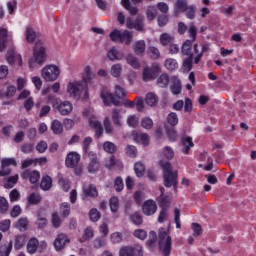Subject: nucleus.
<instances>
[{"label":"nucleus","mask_w":256,"mask_h":256,"mask_svg":"<svg viewBox=\"0 0 256 256\" xmlns=\"http://www.w3.org/2000/svg\"><path fill=\"white\" fill-rule=\"evenodd\" d=\"M125 95H127L125 88L119 85L115 86L114 93L109 91L107 87H103L100 91V98L105 107H111L112 105H114V107H121L123 103H121L119 99H123Z\"/></svg>","instance_id":"obj_1"},{"label":"nucleus","mask_w":256,"mask_h":256,"mask_svg":"<svg viewBox=\"0 0 256 256\" xmlns=\"http://www.w3.org/2000/svg\"><path fill=\"white\" fill-rule=\"evenodd\" d=\"M159 167H161L163 173V185L164 187H173L174 191L177 192L178 185H179V179L177 170L173 171V166L171 165V162L160 160L158 162Z\"/></svg>","instance_id":"obj_2"},{"label":"nucleus","mask_w":256,"mask_h":256,"mask_svg":"<svg viewBox=\"0 0 256 256\" xmlns=\"http://www.w3.org/2000/svg\"><path fill=\"white\" fill-rule=\"evenodd\" d=\"M47 103H51L52 109L55 113H60L64 117L67 115H71L73 112V104L70 101H61L59 98L48 95Z\"/></svg>","instance_id":"obj_3"},{"label":"nucleus","mask_w":256,"mask_h":256,"mask_svg":"<svg viewBox=\"0 0 256 256\" xmlns=\"http://www.w3.org/2000/svg\"><path fill=\"white\" fill-rule=\"evenodd\" d=\"M69 97L79 101L81 99V95L84 91V99H89V88L86 87L82 81H72L69 82L66 89Z\"/></svg>","instance_id":"obj_4"},{"label":"nucleus","mask_w":256,"mask_h":256,"mask_svg":"<svg viewBox=\"0 0 256 256\" xmlns=\"http://www.w3.org/2000/svg\"><path fill=\"white\" fill-rule=\"evenodd\" d=\"M158 249L163 256L171 255L172 239L169 236V230L160 228L158 232Z\"/></svg>","instance_id":"obj_5"},{"label":"nucleus","mask_w":256,"mask_h":256,"mask_svg":"<svg viewBox=\"0 0 256 256\" xmlns=\"http://www.w3.org/2000/svg\"><path fill=\"white\" fill-rule=\"evenodd\" d=\"M33 57L34 59L29 60V67H33L34 63L38 65H43L47 61V48L43 41L38 40L33 48Z\"/></svg>","instance_id":"obj_6"},{"label":"nucleus","mask_w":256,"mask_h":256,"mask_svg":"<svg viewBox=\"0 0 256 256\" xmlns=\"http://www.w3.org/2000/svg\"><path fill=\"white\" fill-rule=\"evenodd\" d=\"M159 73H161V65L159 63H153L151 67H145L142 70V80L144 83L155 81Z\"/></svg>","instance_id":"obj_7"},{"label":"nucleus","mask_w":256,"mask_h":256,"mask_svg":"<svg viewBox=\"0 0 256 256\" xmlns=\"http://www.w3.org/2000/svg\"><path fill=\"white\" fill-rule=\"evenodd\" d=\"M41 75L44 81H57V79H59V75H61V69L53 64L47 65L42 69Z\"/></svg>","instance_id":"obj_8"},{"label":"nucleus","mask_w":256,"mask_h":256,"mask_svg":"<svg viewBox=\"0 0 256 256\" xmlns=\"http://www.w3.org/2000/svg\"><path fill=\"white\" fill-rule=\"evenodd\" d=\"M119 256H143V246L141 244H132L122 246L118 252Z\"/></svg>","instance_id":"obj_9"},{"label":"nucleus","mask_w":256,"mask_h":256,"mask_svg":"<svg viewBox=\"0 0 256 256\" xmlns=\"http://www.w3.org/2000/svg\"><path fill=\"white\" fill-rule=\"evenodd\" d=\"M21 179L24 181H27L29 179V182L32 185H35L41 179V173L37 170H31V169H26L21 173Z\"/></svg>","instance_id":"obj_10"},{"label":"nucleus","mask_w":256,"mask_h":256,"mask_svg":"<svg viewBox=\"0 0 256 256\" xmlns=\"http://www.w3.org/2000/svg\"><path fill=\"white\" fill-rule=\"evenodd\" d=\"M81 163V155L77 152H69L65 159V166L68 169H73V167H77Z\"/></svg>","instance_id":"obj_11"},{"label":"nucleus","mask_w":256,"mask_h":256,"mask_svg":"<svg viewBox=\"0 0 256 256\" xmlns=\"http://www.w3.org/2000/svg\"><path fill=\"white\" fill-rule=\"evenodd\" d=\"M70 242L71 240L69 239V236H67V234H58L56 239L54 240V248L57 251H63V249H65V245Z\"/></svg>","instance_id":"obj_12"},{"label":"nucleus","mask_w":256,"mask_h":256,"mask_svg":"<svg viewBox=\"0 0 256 256\" xmlns=\"http://www.w3.org/2000/svg\"><path fill=\"white\" fill-rule=\"evenodd\" d=\"M142 213H144L147 217L155 215V213H157V203H155L153 200H146L142 205Z\"/></svg>","instance_id":"obj_13"},{"label":"nucleus","mask_w":256,"mask_h":256,"mask_svg":"<svg viewBox=\"0 0 256 256\" xmlns=\"http://www.w3.org/2000/svg\"><path fill=\"white\" fill-rule=\"evenodd\" d=\"M89 125L95 131V138L101 139V137H103V125L101 124V121L91 118L89 120Z\"/></svg>","instance_id":"obj_14"},{"label":"nucleus","mask_w":256,"mask_h":256,"mask_svg":"<svg viewBox=\"0 0 256 256\" xmlns=\"http://www.w3.org/2000/svg\"><path fill=\"white\" fill-rule=\"evenodd\" d=\"M84 199H95L99 197V191L97 187L93 184H90L88 187L83 189Z\"/></svg>","instance_id":"obj_15"},{"label":"nucleus","mask_w":256,"mask_h":256,"mask_svg":"<svg viewBox=\"0 0 256 256\" xmlns=\"http://www.w3.org/2000/svg\"><path fill=\"white\" fill-rule=\"evenodd\" d=\"M8 37L9 34L7 32V28H0V53H3L7 47V44L10 43Z\"/></svg>","instance_id":"obj_16"},{"label":"nucleus","mask_w":256,"mask_h":256,"mask_svg":"<svg viewBox=\"0 0 256 256\" xmlns=\"http://www.w3.org/2000/svg\"><path fill=\"white\" fill-rule=\"evenodd\" d=\"M133 140L135 143H141L144 147L149 146V135L147 133H133Z\"/></svg>","instance_id":"obj_17"},{"label":"nucleus","mask_w":256,"mask_h":256,"mask_svg":"<svg viewBox=\"0 0 256 256\" xmlns=\"http://www.w3.org/2000/svg\"><path fill=\"white\" fill-rule=\"evenodd\" d=\"M181 145L184 147V149H182V153H184V155H189L191 147L195 146V144L193 143V138H191V136L182 137Z\"/></svg>","instance_id":"obj_18"},{"label":"nucleus","mask_w":256,"mask_h":256,"mask_svg":"<svg viewBox=\"0 0 256 256\" xmlns=\"http://www.w3.org/2000/svg\"><path fill=\"white\" fill-rule=\"evenodd\" d=\"M18 59V65L19 67L23 66V58L21 55L15 53L14 51H10L6 55V60L9 63V65H15V61Z\"/></svg>","instance_id":"obj_19"},{"label":"nucleus","mask_w":256,"mask_h":256,"mask_svg":"<svg viewBox=\"0 0 256 256\" xmlns=\"http://www.w3.org/2000/svg\"><path fill=\"white\" fill-rule=\"evenodd\" d=\"M112 122L115 127H123V115H121V110L117 108L112 109Z\"/></svg>","instance_id":"obj_20"},{"label":"nucleus","mask_w":256,"mask_h":256,"mask_svg":"<svg viewBox=\"0 0 256 256\" xmlns=\"http://www.w3.org/2000/svg\"><path fill=\"white\" fill-rule=\"evenodd\" d=\"M160 209H169L171 207L172 198L169 195H160L156 199Z\"/></svg>","instance_id":"obj_21"},{"label":"nucleus","mask_w":256,"mask_h":256,"mask_svg":"<svg viewBox=\"0 0 256 256\" xmlns=\"http://www.w3.org/2000/svg\"><path fill=\"white\" fill-rule=\"evenodd\" d=\"M145 49H147V44L145 43V40H138L135 42L133 47L135 55L143 57V55H145Z\"/></svg>","instance_id":"obj_22"},{"label":"nucleus","mask_w":256,"mask_h":256,"mask_svg":"<svg viewBox=\"0 0 256 256\" xmlns=\"http://www.w3.org/2000/svg\"><path fill=\"white\" fill-rule=\"evenodd\" d=\"M91 81H93V71L91 70V66H86L82 74V82L86 85L87 89H89V83H91Z\"/></svg>","instance_id":"obj_23"},{"label":"nucleus","mask_w":256,"mask_h":256,"mask_svg":"<svg viewBox=\"0 0 256 256\" xmlns=\"http://www.w3.org/2000/svg\"><path fill=\"white\" fill-rule=\"evenodd\" d=\"M145 103L148 107H157L159 97L155 93L149 92L145 95Z\"/></svg>","instance_id":"obj_24"},{"label":"nucleus","mask_w":256,"mask_h":256,"mask_svg":"<svg viewBox=\"0 0 256 256\" xmlns=\"http://www.w3.org/2000/svg\"><path fill=\"white\" fill-rule=\"evenodd\" d=\"M169 81V74L163 73L157 78L156 85L161 89H167V87H169Z\"/></svg>","instance_id":"obj_25"},{"label":"nucleus","mask_w":256,"mask_h":256,"mask_svg":"<svg viewBox=\"0 0 256 256\" xmlns=\"http://www.w3.org/2000/svg\"><path fill=\"white\" fill-rule=\"evenodd\" d=\"M129 221H131L136 227H141V225H143V214L136 211L129 216Z\"/></svg>","instance_id":"obj_26"},{"label":"nucleus","mask_w":256,"mask_h":256,"mask_svg":"<svg viewBox=\"0 0 256 256\" xmlns=\"http://www.w3.org/2000/svg\"><path fill=\"white\" fill-rule=\"evenodd\" d=\"M53 187V179L49 175L43 176L40 182V189L42 191H49Z\"/></svg>","instance_id":"obj_27"},{"label":"nucleus","mask_w":256,"mask_h":256,"mask_svg":"<svg viewBox=\"0 0 256 256\" xmlns=\"http://www.w3.org/2000/svg\"><path fill=\"white\" fill-rule=\"evenodd\" d=\"M59 209L62 219H67V217L71 215V204H69V202L61 203Z\"/></svg>","instance_id":"obj_28"},{"label":"nucleus","mask_w":256,"mask_h":256,"mask_svg":"<svg viewBox=\"0 0 256 256\" xmlns=\"http://www.w3.org/2000/svg\"><path fill=\"white\" fill-rule=\"evenodd\" d=\"M192 47L193 41L186 40L181 47V54L185 57H191L193 55V52H191Z\"/></svg>","instance_id":"obj_29"},{"label":"nucleus","mask_w":256,"mask_h":256,"mask_svg":"<svg viewBox=\"0 0 256 256\" xmlns=\"http://www.w3.org/2000/svg\"><path fill=\"white\" fill-rule=\"evenodd\" d=\"M37 249H39V240L37 238H31L27 244V252L30 255H34V253H37Z\"/></svg>","instance_id":"obj_30"},{"label":"nucleus","mask_w":256,"mask_h":256,"mask_svg":"<svg viewBox=\"0 0 256 256\" xmlns=\"http://www.w3.org/2000/svg\"><path fill=\"white\" fill-rule=\"evenodd\" d=\"M165 129L169 141L175 143V141H177V137H179V135L177 134V129H175V126H166Z\"/></svg>","instance_id":"obj_31"},{"label":"nucleus","mask_w":256,"mask_h":256,"mask_svg":"<svg viewBox=\"0 0 256 256\" xmlns=\"http://www.w3.org/2000/svg\"><path fill=\"white\" fill-rule=\"evenodd\" d=\"M102 147L105 153H108L109 155H115V153H117V145L111 141L104 142Z\"/></svg>","instance_id":"obj_32"},{"label":"nucleus","mask_w":256,"mask_h":256,"mask_svg":"<svg viewBox=\"0 0 256 256\" xmlns=\"http://www.w3.org/2000/svg\"><path fill=\"white\" fill-rule=\"evenodd\" d=\"M124 152L127 155V157H129L130 159H135L137 158V155H139L137 146H134V145H127L124 148Z\"/></svg>","instance_id":"obj_33"},{"label":"nucleus","mask_w":256,"mask_h":256,"mask_svg":"<svg viewBox=\"0 0 256 256\" xmlns=\"http://www.w3.org/2000/svg\"><path fill=\"white\" fill-rule=\"evenodd\" d=\"M103 127L106 135H113L115 133V127L111 123V119L109 117H105L103 120Z\"/></svg>","instance_id":"obj_34"},{"label":"nucleus","mask_w":256,"mask_h":256,"mask_svg":"<svg viewBox=\"0 0 256 256\" xmlns=\"http://www.w3.org/2000/svg\"><path fill=\"white\" fill-rule=\"evenodd\" d=\"M51 224L54 229H59L63 225V220L59 216V212H53L51 215Z\"/></svg>","instance_id":"obj_35"},{"label":"nucleus","mask_w":256,"mask_h":256,"mask_svg":"<svg viewBox=\"0 0 256 256\" xmlns=\"http://www.w3.org/2000/svg\"><path fill=\"white\" fill-rule=\"evenodd\" d=\"M181 90H182L181 81L179 79H174L172 81V85L170 86V91L172 95H181Z\"/></svg>","instance_id":"obj_36"},{"label":"nucleus","mask_w":256,"mask_h":256,"mask_svg":"<svg viewBox=\"0 0 256 256\" xmlns=\"http://www.w3.org/2000/svg\"><path fill=\"white\" fill-rule=\"evenodd\" d=\"M42 199L41 194L33 192L27 198L28 205H39Z\"/></svg>","instance_id":"obj_37"},{"label":"nucleus","mask_w":256,"mask_h":256,"mask_svg":"<svg viewBox=\"0 0 256 256\" xmlns=\"http://www.w3.org/2000/svg\"><path fill=\"white\" fill-rule=\"evenodd\" d=\"M175 41V37L171 36L169 33H163L160 35V43L163 47L171 45Z\"/></svg>","instance_id":"obj_38"},{"label":"nucleus","mask_w":256,"mask_h":256,"mask_svg":"<svg viewBox=\"0 0 256 256\" xmlns=\"http://www.w3.org/2000/svg\"><path fill=\"white\" fill-rule=\"evenodd\" d=\"M26 41L27 43H35V39H37V32L31 28V26L26 27Z\"/></svg>","instance_id":"obj_39"},{"label":"nucleus","mask_w":256,"mask_h":256,"mask_svg":"<svg viewBox=\"0 0 256 256\" xmlns=\"http://www.w3.org/2000/svg\"><path fill=\"white\" fill-rule=\"evenodd\" d=\"M26 237L25 235H17L15 236L14 240V249L16 251H19L20 249H23L25 246Z\"/></svg>","instance_id":"obj_40"},{"label":"nucleus","mask_w":256,"mask_h":256,"mask_svg":"<svg viewBox=\"0 0 256 256\" xmlns=\"http://www.w3.org/2000/svg\"><path fill=\"white\" fill-rule=\"evenodd\" d=\"M92 245L94 249H103V247L107 245V238L103 236L96 237L93 240Z\"/></svg>","instance_id":"obj_41"},{"label":"nucleus","mask_w":256,"mask_h":256,"mask_svg":"<svg viewBox=\"0 0 256 256\" xmlns=\"http://www.w3.org/2000/svg\"><path fill=\"white\" fill-rule=\"evenodd\" d=\"M157 243V232H155L154 230H151L149 232V238L146 242V246L149 249H155V244Z\"/></svg>","instance_id":"obj_42"},{"label":"nucleus","mask_w":256,"mask_h":256,"mask_svg":"<svg viewBox=\"0 0 256 256\" xmlns=\"http://www.w3.org/2000/svg\"><path fill=\"white\" fill-rule=\"evenodd\" d=\"M182 69L186 73H189L193 69V55L187 56L182 62Z\"/></svg>","instance_id":"obj_43"},{"label":"nucleus","mask_w":256,"mask_h":256,"mask_svg":"<svg viewBox=\"0 0 256 256\" xmlns=\"http://www.w3.org/2000/svg\"><path fill=\"white\" fill-rule=\"evenodd\" d=\"M17 93V87L10 85L6 88L5 92H0V97H6V99H11Z\"/></svg>","instance_id":"obj_44"},{"label":"nucleus","mask_w":256,"mask_h":256,"mask_svg":"<svg viewBox=\"0 0 256 256\" xmlns=\"http://www.w3.org/2000/svg\"><path fill=\"white\" fill-rule=\"evenodd\" d=\"M58 183L65 192L71 189V182L69 181V179L64 178L61 174L58 175Z\"/></svg>","instance_id":"obj_45"},{"label":"nucleus","mask_w":256,"mask_h":256,"mask_svg":"<svg viewBox=\"0 0 256 256\" xmlns=\"http://www.w3.org/2000/svg\"><path fill=\"white\" fill-rule=\"evenodd\" d=\"M144 21H145V17L143 15H138L134 20V29H136V31H144V27H145Z\"/></svg>","instance_id":"obj_46"},{"label":"nucleus","mask_w":256,"mask_h":256,"mask_svg":"<svg viewBox=\"0 0 256 256\" xmlns=\"http://www.w3.org/2000/svg\"><path fill=\"white\" fill-rule=\"evenodd\" d=\"M13 250V241L0 246V256H9Z\"/></svg>","instance_id":"obj_47"},{"label":"nucleus","mask_w":256,"mask_h":256,"mask_svg":"<svg viewBox=\"0 0 256 256\" xmlns=\"http://www.w3.org/2000/svg\"><path fill=\"white\" fill-rule=\"evenodd\" d=\"M93 237H95V230H93V227L91 226L86 227L82 235L83 242L91 241Z\"/></svg>","instance_id":"obj_48"},{"label":"nucleus","mask_w":256,"mask_h":256,"mask_svg":"<svg viewBox=\"0 0 256 256\" xmlns=\"http://www.w3.org/2000/svg\"><path fill=\"white\" fill-rule=\"evenodd\" d=\"M134 171L136 177H143L145 175V164H143L142 162H136L134 164Z\"/></svg>","instance_id":"obj_49"},{"label":"nucleus","mask_w":256,"mask_h":256,"mask_svg":"<svg viewBox=\"0 0 256 256\" xmlns=\"http://www.w3.org/2000/svg\"><path fill=\"white\" fill-rule=\"evenodd\" d=\"M51 130L54 135H61L63 133V124L59 120H54L51 125Z\"/></svg>","instance_id":"obj_50"},{"label":"nucleus","mask_w":256,"mask_h":256,"mask_svg":"<svg viewBox=\"0 0 256 256\" xmlns=\"http://www.w3.org/2000/svg\"><path fill=\"white\" fill-rule=\"evenodd\" d=\"M122 71L123 67L121 66V64H114L110 69V75L112 77H115L116 79H119V77H121Z\"/></svg>","instance_id":"obj_51"},{"label":"nucleus","mask_w":256,"mask_h":256,"mask_svg":"<svg viewBox=\"0 0 256 256\" xmlns=\"http://www.w3.org/2000/svg\"><path fill=\"white\" fill-rule=\"evenodd\" d=\"M126 62L128 63V65L132 66L133 69H139V67H141L139 60H137V58L133 56V54H128L126 56Z\"/></svg>","instance_id":"obj_52"},{"label":"nucleus","mask_w":256,"mask_h":256,"mask_svg":"<svg viewBox=\"0 0 256 256\" xmlns=\"http://www.w3.org/2000/svg\"><path fill=\"white\" fill-rule=\"evenodd\" d=\"M167 123L170 127H176V125H179V117L177 116V113H169L167 116Z\"/></svg>","instance_id":"obj_53"},{"label":"nucleus","mask_w":256,"mask_h":256,"mask_svg":"<svg viewBox=\"0 0 256 256\" xmlns=\"http://www.w3.org/2000/svg\"><path fill=\"white\" fill-rule=\"evenodd\" d=\"M89 219L92 221V223H97L99 219H101V212L97 210V208L90 209L89 213Z\"/></svg>","instance_id":"obj_54"},{"label":"nucleus","mask_w":256,"mask_h":256,"mask_svg":"<svg viewBox=\"0 0 256 256\" xmlns=\"http://www.w3.org/2000/svg\"><path fill=\"white\" fill-rule=\"evenodd\" d=\"M122 35L121 30L115 29L110 33L109 37L114 43H122Z\"/></svg>","instance_id":"obj_55"},{"label":"nucleus","mask_w":256,"mask_h":256,"mask_svg":"<svg viewBox=\"0 0 256 256\" xmlns=\"http://www.w3.org/2000/svg\"><path fill=\"white\" fill-rule=\"evenodd\" d=\"M125 43V45H131L133 43V33L129 30H124L122 32V42Z\"/></svg>","instance_id":"obj_56"},{"label":"nucleus","mask_w":256,"mask_h":256,"mask_svg":"<svg viewBox=\"0 0 256 256\" xmlns=\"http://www.w3.org/2000/svg\"><path fill=\"white\" fill-rule=\"evenodd\" d=\"M110 241L113 245H119L123 243V233L121 232H114L110 235Z\"/></svg>","instance_id":"obj_57"},{"label":"nucleus","mask_w":256,"mask_h":256,"mask_svg":"<svg viewBox=\"0 0 256 256\" xmlns=\"http://www.w3.org/2000/svg\"><path fill=\"white\" fill-rule=\"evenodd\" d=\"M127 125L128 127H132V129H137L139 126V117L135 114L128 116Z\"/></svg>","instance_id":"obj_58"},{"label":"nucleus","mask_w":256,"mask_h":256,"mask_svg":"<svg viewBox=\"0 0 256 256\" xmlns=\"http://www.w3.org/2000/svg\"><path fill=\"white\" fill-rule=\"evenodd\" d=\"M49 221L45 218L41 216V213L38 212L37 213V221H36V225H37V229H45V227H47Z\"/></svg>","instance_id":"obj_59"},{"label":"nucleus","mask_w":256,"mask_h":256,"mask_svg":"<svg viewBox=\"0 0 256 256\" xmlns=\"http://www.w3.org/2000/svg\"><path fill=\"white\" fill-rule=\"evenodd\" d=\"M28 226H29V220H27V218H20L17 221V223L14 225L16 229H19V231H26Z\"/></svg>","instance_id":"obj_60"},{"label":"nucleus","mask_w":256,"mask_h":256,"mask_svg":"<svg viewBox=\"0 0 256 256\" xmlns=\"http://www.w3.org/2000/svg\"><path fill=\"white\" fill-rule=\"evenodd\" d=\"M165 67L168 71H175V69L179 67V64L177 63V60L168 58L165 60Z\"/></svg>","instance_id":"obj_61"},{"label":"nucleus","mask_w":256,"mask_h":256,"mask_svg":"<svg viewBox=\"0 0 256 256\" xmlns=\"http://www.w3.org/2000/svg\"><path fill=\"white\" fill-rule=\"evenodd\" d=\"M148 55L155 61L161 57V52L155 46H150L148 47Z\"/></svg>","instance_id":"obj_62"},{"label":"nucleus","mask_w":256,"mask_h":256,"mask_svg":"<svg viewBox=\"0 0 256 256\" xmlns=\"http://www.w3.org/2000/svg\"><path fill=\"white\" fill-rule=\"evenodd\" d=\"M146 17L148 21H155V17H157V8H155V6H149L146 10Z\"/></svg>","instance_id":"obj_63"},{"label":"nucleus","mask_w":256,"mask_h":256,"mask_svg":"<svg viewBox=\"0 0 256 256\" xmlns=\"http://www.w3.org/2000/svg\"><path fill=\"white\" fill-rule=\"evenodd\" d=\"M153 119H151L150 117H144L141 120V127H143V129L146 130H151L153 128Z\"/></svg>","instance_id":"obj_64"}]
</instances>
